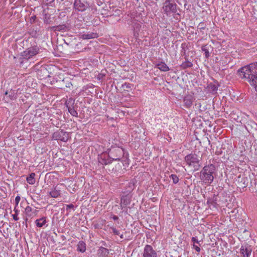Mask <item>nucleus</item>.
Returning a JSON list of instances; mask_svg holds the SVG:
<instances>
[{
	"label": "nucleus",
	"mask_w": 257,
	"mask_h": 257,
	"mask_svg": "<svg viewBox=\"0 0 257 257\" xmlns=\"http://www.w3.org/2000/svg\"><path fill=\"white\" fill-rule=\"evenodd\" d=\"M242 78H245L257 92V62L242 67L238 70Z\"/></svg>",
	"instance_id": "obj_1"
},
{
	"label": "nucleus",
	"mask_w": 257,
	"mask_h": 257,
	"mask_svg": "<svg viewBox=\"0 0 257 257\" xmlns=\"http://www.w3.org/2000/svg\"><path fill=\"white\" fill-rule=\"evenodd\" d=\"M215 170V166L209 164L205 166L200 172V179L203 182L207 185H210L213 181V173Z\"/></svg>",
	"instance_id": "obj_2"
},
{
	"label": "nucleus",
	"mask_w": 257,
	"mask_h": 257,
	"mask_svg": "<svg viewBox=\"0 0 257 257\" xmlns=\"http://www.w3.org/2000/svg\"><path fill=\"white\" fill-rule=\"evenodd\" d=\"M185 160L189 166L192 167L194 171H197L201 167V157L196 154H189L185 157Z\"/></svg>",
	"instance_id": "obj_3"
},
{
	"label": "nucleus",
	"mask_w": 257,
	"mask_h": 257,
	"mask_svg": "<svg viewBox=\"0 0 257 257\" xmlns=\"http://www.w3.org/2000/svg\"><path fill=\"white\" fill-rule=\"evenodd\" d=\"M143 257H157V254L152 246L146 245L144 249Z\"/></svg>",
	"instance_id": "obj_4"
},
{
	"label": "nucleus",
	"mask_w": 257,
	"mask_h": 257,
	"mask_svg": "<svg viewBox=\"0 0 257 257\" xmlns=\"http://www.w3.org/2000/svg\"><path fill=\"white\" fill-rule=\"evenodd\" d=\"M252 251V247L248 244H245L241 246L240 249V253L243 257H248Z\"/></svg>",
	"instance_id": "obj_5"
},
{
	"label": "nucleus",
	"mask_w": 257,
	"mask_h": 257,
	"mask_svg": "<svg viewBox=\"0 0 257 257\" xmlns=\"http://www.w3.org/2000/svg\"><path fill=\"white\" fill-rule=\"evenodd\" d=\"M38 51L34 48H30L23 52L22 56L26 59H29L32 56L36 55Z\"/></svg>",
	"instance_id": "obj_6"
},
{
	"label": "nucleus",
	"mask_w": 257,
	"mask_h": 257,
	"mask_svg": "<svg viewBox=\"0 0 257 257\" xmlns=\"http://www.w3.org/2000/svg\"><path fill=\"white\" fill-rule=\"evenodd\" d=\"M181 57H180V60H183L184 57H188L189 51L187 47V45L184 43L181 45Z\"/></svg>",
	"instance_id": "obj_7"
},
{
	"label": "nucleus",
	"mask_w": 257,
	"mask_h": 257,
	"mask_svg": "<svg viewBox=\"0 0 257 257\" xmlns=\"http://www.w3.org/2000/svg\"><path fill=\"white\" fill-rule=\"evenodd\" d=\"M38 211L31 207L28 206L25 209V213L26 215L30 217H33L37 215Z\"/></svg>",
	"instance_id": "obj_8"
},
{
	"label": "nucleus",
	"mask_w": 257,
	"mask_h": 257,
	"mask_svg": "<svg viewBox=\"0 0 257 257\" xmlns=\"http://www.w3.org/2000/svg\"><path fill=\"white\" fill-rule=\"evenodd\" d=\"M180 61H181V60H180ZM182 62L180 64V66L182 69L190 68L193 66L191 60L189 59L188 57H184L183 60H182Z\"/></svg>",
	"instance_id": "obj_9"
},
{
	"label": "nucleus",
	"mask_w": 257,
	"mask_h": 257,
	"mask_svg": "<svg viewBox=\"0 0 257 257\" xmlns=\"http://www.w3.org/2000/svg\"><path fill=\"white\" fill-rule=\"evenodd\" d=\"M193 100V97L191 95L186 96L183 99L184 103V106L187 108H189L191 106Z\"/></svg>",
	"instance_id": "obj_10"
},
{
	"label": "nucleus",
	"mask_w": 257,
	"mask_h": 257,
	"mask_svg": "<svg viewBox=\"0 0 257 257\" xmlns=\"http://www.w3.org/2000/svg\"><path fill=\"white\" fill-rule=\"evenodd\" d=\"M74 6L75 8L79 11H83L86 8V6L82 3L80 0H75Z\"/></svg>",
	"instance_id": "obj_11"
},
{
	"label": "nucleus",
	"mask_w": 257,
	"mask_h": 257,
	"mask_svg": "<svg viewBox=\"0 0 257 257\" xmlns=\"http://www.w3.org/2000/svg\"><path fill=\"white\" fill-rule=\"evenodd\" d=\"M212 47L210 45L208 44L203 45L201 47V50L203 52H204V54L206 58H208L210 56L209 51L212 49Z\"/></svg>",
	"instance_id": "obj_12"
},
{
	"label": "nucleus",
	"mask_w": 257,
	"mask_h": 257,
	"mask_svg": "<svg viewBox=\"0 0 257 257\" xmlns=\"http://www.w3.org/2000/svg\"><path fill=\"white\" fill-rule=\"evenodd\" d=\"M59 137L58 138V139L63 141V142H67V140L69 139V135L66 132H64L63 131H60L59 133Z\"/></svg>",
	"instance_id": "obj_13"
},
{
	"label": "nucleus",
	"mask_w": 257,
	"mask_h": 257,
	"mask_svg": "<svg viewBox=\"0 0 257 257\" xmlns=\"http://www.w3.org/2000/svg\"><path fill=\"white\" fill-rule=\"evenodd\" d=\"M36 224L38 227H42L47 223L46 218L45 217L36 220Z\"/></svg>",
	"instance_id": "obj_14"
},
{
	"label": "nucleus",
	"mask_w": 257,
	"mask_h": 257,
	"mask_svg": "<svg viewBox=\"0 0 257 257\" xmlns=\"http://www.w3.org/2000/svg\"><path fill=\"white\" fill-rule=\"evenodd\" d=\"M77 249L81 252H84L86 250V244L84 242L79 241L77 244Z\"/></svg>",
	"instance_id": "obj_15"
},
{
	"label": "nucleus",
	"mask_w": 257,
	"mask_h": 257,
	"mask_svg": "<svg viewBox=\"0 0 257 257\" xmlns=\"http://www.w3.org/2000/svg\"><path fill=\"white\" fill-rule=\"evenodd\" d=\"M35 174L34 173H31L29 177L27 178V182L31 185H34L36 182L35 178Z\"/></svg>",
	"instance_id": "obj_16"
},
{
	"label": "nucleus",
	"mask_w": 257,
	"mask_h": 257,
	"mask_svg": "<svg viewBox=\"0 0 257 257\" xmlns=\"http://www.w3.org/2000/svg\"><path fill=\"white\" fill-rule=\"evenodd\" d=\"M157 68L163 71H167L169 70L168 66L164 62H160L157 65Z\"/></svg>",
	"instance_id": "obj_17"
},
{
	"label": "nucleus",
	"mask_w": 257,
	"mask_h": 257,
	"mask_svg": "<svg viewBox=\"0 0 257 257\" xmlns=\"http://www.w3.org/2000/svg\"><path fill=\"white\" fill-rule=\"evenodd\" d=\"M49 194L53 198H57L60 195V192L59 190L54 188L49 192Z\"/></svg>",
	"instance_id": "obj_18"
},
{
	"label": "nucleus",
	"mask_w": 257,
	"mask_h": 257,
	"mask_svg": "<svg viewBox=\"0 0 257 257\" xmlns=\"http://www.w3.org/2000/svg\"><path fill=\"white\" fill-rule=\"evenodd\" d=\"M97 37V35L94 33H90L87 34H83L82 35V38L83 39H90L94 38Z\"/></svg>",
	"instance_id": "obj_19"
},
{
	"label": "nucleus",
	"mask_w": 257,
	"mask_h": 257,
	"mask_svg": "<svg viewBox=\"0 0 257 257\" xmlns=\"http://www.w3.org/2000/svg\"><path fill=\"white\" fill-rule=\"evenodd\" d=\"M68 110L70 114L73 116H77V112L76 110H75L73 108H69Z\"/></svg>",
	"instance_id": "obj_20"
},
{
	"label": "nucleus",
	"mask_w": 257,
	"mask_h": 257,
	"mask_svg": "<svg viewBox=\"0 0 257 257\" xmlns=\"http://www.w3.org/2000/svg\"><path fill=\"white\" fill-rule=\"evenodd\" d=\"M186 134H187V130L185 129L184 131H183V134L180 136L181 140L182 141L185 139V136H186Z\"/></svg>",
	"instance_id": "obj_21"
},
{
	"label": "nucleus",
	"mask_w": 257,
	"mask_h": 257,
	"mask_svg": "<svg viewBox=\"0 0 257 257\" xmlns=\"http://www.w3.org/2000/svg\"><path fill=\"white\" fill-rule=\"evenodd\" d=\"M15 210L16 211V213L14 214H13L12 215V216L13 217V219L15 220V221H17L19 220V217H18V213H17V210H16V209H15Z\"/></svg>",
	"instance_id": "obj_22"
},
{
	"label": "nucleus",
	"mask_w": 257,
	"mask_h": 257,
	"mask_svg": "<svg viewBox=\"0 0 257 257\" xmlns=\"http://www.w3.org/2000/svg\"><path fill=\"white\" fill-rule=\"evenodd\" d=\"M172 7H174V6H172V5H170V4H169L168 5H167L165 6V10L166 11H168L169 10H171V8Z\"/></svg>",
	"instance_id": "obj_23"
},
{
	"label": "nucleus",
	"mask_w": 257,
	"mask_h": 257,
	"mask_svg": "<svg viewBox=\"0 0 257 257\" xmlns=\"http://www.w3.org/2000/svg\"><path fill=\"white\" fill-rule=\"evenodd\" d=\"M20 199H21V198H20V197L19 196H16V197L15 198V202H16V204L17 206L19 203Z\"/></svg>",
	"instance_id": "obj_24"
},
{
	"label": "nucleus",
	"mask_w": 257,
	"mask_h": 257,
	"mask_svg": "<svg viewBox=\"0 0 257 257\" xmlns=\"http://www.w3.org/2000/svg\"><path fill=\"white\" fill-rule=\"evenodd\" d=\"M191 241L193 243V244L199 243V241L198 239L196 238V237H193L191 239Z\"/></svg>",
	"instance_id": "obj_25"
},
{
	"label": "nucleus",
	"mask_w": 257,
	"mask_h": 257,
	"mask_svg": "<svg viewBox=\"0 0 257 257\" xmlns=\"http://www.w3.org/2000/svg\"><path fill=\"white\" fill-rule=\"evenodd\" d=\"M193 247L196 251L199 252L200 251V248L195 244H193Z\"/></svg>",
	"instance_id": "obj_26"
},
{
	"label": "nucleus",
	"mask_w": 257,
	"mask_h": 257,
	"mask_svg": "<svg viewBox=\"0 0 257 257\" xmlns=\"http://www.w3.org/2000/svg\"><path fill=\"white\" fill-rule=\"evenodd\" d=\"M113 232L114 234H116V235H119V231L118 230H117L115 228H113Z\"/></svg>",
	"instance_id": "obj_27"
},
{
	"label": "nucleus",
	"mask_w": 257,
	"mask_h": 257,
	"mask_svg": "<svg viewBox=\"0 0 257 257\" xmlns=\"http://www.w3.org/2000/svg\"><path fill=\"white\" fill-rule=\"evenodd\" d=\"M198 27H199V29H204V27H203V23H200V24H199Z\"/></svg>",
	"instance_id": "obj_28"
},
{
	"label": "nucleus",
	"mask_w": 257,
	"mask_h": 257,
	"mask_svg": "<svg viewBox=\"0 0 257 257\" xmlns=\"http://www.w3.org/2000/svg\"><path fill=\"white\" fill-rule=\"evenodd\" d=\"M171 176H172V179H173V180L174 182L175 183H176V182H175V178H174L175 177H176V176H175V175H171Z\"/></svg>",
	"instance_id": "obj_29"
},
{
	"label": "nucleus",
	"mask_w": 257,
	"mask_h": 257,
	"mask_svg": "<svg viewBox=\"0 0 257 257\" xmlns=\"http://www.w3.org/2000/svg\"><path fill=\"white\" fill-rule=\"evenodd\" d=\"M67 183H70V185H72V184H73V182L71 181H68Z\"/></svg>",
	"instance_id": "obj_30"
},
{
	"label": "nucleus",
	"mask_w": 257,
	"mask_h": 257,
	"mask_svg": "<svg viewBox=\"0 0 257 257\" xmlns=\"http://www.w3.org/2000/svg\"><path fill=\"white\" fill-rule=\"evenodd\" d=\"M113 219L114 220H117V219H118V217H117V216H114L113 217Z\"/></svg>",
	"instance_id": "obj_31"
},
{
	"label": "nucleus",
	"mask_w": 257,
	"mask_h": 257,
	"mask_svg": "<svg viewBox=\"0 0 257 257\" xmlns=\"http://www.w3.org/2000/svg\"><path fill=\"white\" fill-rule=\"evenodd\" d=\"M254 184H255V185L257 186V179H255L254 180Z\"/></svg>",
	"instance_id": "obj_32"
},
{
	"label": "nucleus",
	"mask_w": 257,
	"mask_h": 257,
	"mask_svg": "<svg viewBox=\"0 0 257 257\" xmlns=\"http://www.w3.org/2000/svg\"><path fill=\"white\" fill-rule=\"evenodd\" d=\"M120 237L121 239L123 238V234H120Z\"/></svg>",
	"instance_id": "obj_33"
},
{
	"label": "nucleus",
	"mask_w": 257,
	"mask_h": 257,
	"mask_svg": "<svg viewBox=\"0 0 257 257\" xmlns=\"http://www.w3.org/2000/svg\"><path fill=\"white\" fill-rule=\"evenodd\" d=\"M68 207H73V205H68Z\"/></svg>",
	"instance_id": "obj_34"
},
{
	"label": "nucleus",
	"mask_w": 257,
	"mask_h": 257,
	"mask_svg": "<svg viewBox=\"0 0 257 257\" xmlns=\"http://www.w3.org/2000/svg\"><path fill=\"white\" fill-rule=\"evenodd\" d=\"M69 186L67 188V190L70 191V189L69 188Z\"/></svg>",
	"instance_id": "obj_35"
},
{
	"label": "nucleus",
	"mask_w": 257,
	"mask_h": 257,
	"mask_svg": "<svg viewBox=\"0 0 257 257\" xmlns=\"http://www.w3.org/2000/svg\"><path fill=\"white\" fill-rule=\"evenodd\" d=\"M213 90H216V88H213Z\"/></svg>",
	"instance_id": "obj_36"
},
{
	"label": "nucleus",
	"mask_w": 257,
	"mask_h": 257,
	"mask_svg": "<svg viewBox=\"0 0 257 257\" xmlns=\"http://www.w3.org/2000/svg\"><path fill=\"white\" fill-rule=\"evenodd\" d=\"M68 87H70V84H68Z\"/></svg>",
	"instance_id": "obj_37"
}]
</instances>
